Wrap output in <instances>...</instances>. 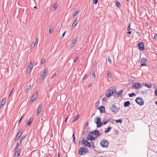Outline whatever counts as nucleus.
I'll list each match as a JSON object with an SVG mask.
<instances>
[{
  "mask_svg": "<svg viewBox=\"0 0 157 157\" xmlns=\"http://www.w3.org/2000/svg\"><path fill=\"white\" fill-rule=\"evenodd\" d=\"M88 151V148L84 147H80L78 151V154L80 155H82L86 154Z\"/></svg>",
  "mask_w": 157,
  "mask_h": 157,
  "instance_id": "f257e3e1",
  "label": "nucleus"
},
{
  "mask_svg": "<svg viewBox=\"0 0 157 157\" xmlns=\"http://www.w3.org/2000/svg\"><path fill=\"white\" fill-rule=\"evenodd\" d=\"M135 101L139 105H142L144 104V101L143 99L140 97H138L135 100Z\"/></svg>",
  "mask_w": 157,
  "mask_h": 157,
  "instance_id": "f03ea898",
  "label": "nucleus"
},
{
  "mask_svg": "<svg viewBox=\"0 0 157 157\" xmlns=\"http://www.w3.org/2000/svg\"><path fill=\"white\" fill-rule=\"evenodd\" d=\"M94 122L97 124L98 127H100L102 124V122L101 121L100 118L99 117L96 118L94 120Z\"/></svg>",
  "mask_w": 157,
  "mask_h": 157,
  "instance_id": "7ed1b4c3",
  "label": "nucleus"
},
{
  "mask_svg": "<svg viewBox=\"0 0 157 157\" xmlns=\"http://www.w3.org/2000/svg\"><path fill=\"white\" fill-rule=\"evenodd\" d=\"M108 142L107 141L105 140H103L101 142L100 144L102 147H106L108 146Z\"/></svg>",
  "mask_w": 157,
  "mask_h": 157,
  "instance_id": "20e7f679",
  "label": "nucleus"
},
{
  "mask_svg": "<svg viewBox=\"0 0 157 157\" xmlns=\"http://www.w3.org/2000/svg\"><path fill=\"white\" fill-rule=\"evenodd\" d=\"M141 84L140 83L135 82L132 85V87L134 88H135L137 89H139L141 88Z\"/></svg>",
  "mask_w": 157,
  "mask_h": 157,
  "instance_id": "39448f33",
  "label": "nucleus"
},
{
  "mask_svg": "<svg viewBox=\"0 0 157 157\" xmlns=\"http://www.w3.org/2000/svg\"><path fill=\"white\" fill-rule=\"evenodd\" d=\"M82 143L83 145L84 146L89 147H91V144H90V143L86 140H83L82 141Z\"/></svg>",
  "mask_w": 157,
  "mask_h": 157,
  "instance_id": "423d86ee",
  "label": "nucleus"
},
{
  "mask_svg": "<svg viewBox=\"0 0 157 157\" xmlns=\"http://www.w3.org/2000/svg\"><path fill=\"white\" fill-rule=\"evenodd\" d=\"M33 64L31 62H30L28 66L27 67V70H26V73H29L32 68H33Z\"/></svg>",
  "mask_w": 157,
  "mask_h": 157,
  "instance_id": "0eeeda50",
  "label": "nucleus"
},
{
  "mask_svg": "<svg viewBox=\"0 0 157 157\" xmlns=\"http://www.w3.org/2000/svg\"><path fill=\"white\" fill-rule=\"evenodd\" d=\"M38 93L37 92H35L33 94L31 98L30 99V101L33 102L35 100L37 97Z\"/></svg>",
  "mask_w": 157,
  "mask_h": 157,
  "instance_id": "6e6552de",
  "label": "nucleus"
},
{
  "mask_svg": "<svg viewBox=\"0 0 157 157\" xmlns=\"http://www.w3.org/2000/svg\"><path fill=\"white\" fill-rule=\"evenodd\" d=\"M112 110L115 113L118 112L119 110V109L117 108V107L115 105H112L111 107Z\"/></svg>",
  "mask_w": 157,
  "mask_h": 157,
  "instance_id": "1a4fd4ad",
  "label": "nucleus"
},
{
  "mask_svg": "<svg viewBox=\"0 0 157 157\" xmlns=\"http://www.w3.org/2000/svg\"><path fill=\"white\" fill-rule=\"evenodd\" d=\"M139 49L140 50H143L144 49V44L143 42H140L138 43V45Z\"/></svg>",
  "mask_w": 157,
  "mask_h": 157,
  "instance_id": "9d476101",
  "label": "nucleus"
},
{
  "mask_svg": "<svg viewBox=\"0 0 157 157\" xmlns=\"http://www.w3.org/2000/svg\"><path fill=\"white\" fill-rule=\"evenodd\" d=\"M91 134V132H89V137L87 138V140L90 141H93L95 139V138L93 137Z\"/></svg>",
  "mask_w": 157,
  "mask_h": 157,
  "instance_id": "9b49d317",
  "label": "nucleus"
},
{
  "mask_svg": "<svg viewBox=\"0 0 157 157\" xmlns=\"http://www.w3.org/2000/svg\"><path fill=\"white\" fill-rule=\"evenodd\" d=\"M91 134H93L96 136V137H97L100 135V134H99V132L98 130H96L93 132H91Z\"/></svg>",
  "mask_w": 157,
  "mask_h": 157,
  "instance_id": "f8f14e48",
  "label": "nucleus"
},
{
  "mask_svg": "<svg viewBox=\"0 0 157 157\" xmlns=\"http://www.w3.org/2000/svg\"><path fill=\"white\" fill-rule=\"evenodd\" d=\"M47 73V70L45 68L43 70L41 75V77L43 78V79L45 78Z\"/></svg>",
  "mask_w": 157,
  "mask_h": 157,
  "instance_id": "ddd939ff",
  "label": "nucleus"
},
{
  "mask_svg": "<svg viewBox=\"0 0 157 157\" xmlns=\"http://www.w3.org/2000/svg\"><path fill=\"white\" fill-rule=\"evenodd\" d=\"M78 23V21H77V18H76V19H75V20L74 21L72 24V25L71 26V28L72 29H74L75 27L76 26V25H77Z\"/></svg>",
  "mask_w": 157,
  "mask_h": 157,
  "instance_id": "4468645a",
  "label": "nucleus"
},
{
  "mask_svg": "<svg viewBox=\"0 0 157 157\" xmlns=\"http://www.w3.org/2000/svg\"><path fill=\"white\" fill-rule=\"evenodd\" d=\"M20 149L18 150L15 152L13 157H18L20 155Z\"/></svg>",
  "mask_w": 157,
  "mask_h": 157,
  "instance_id": "2eb2a0df",
  "label": "nucleus"
},
{
  "mask_svg": "<svg viewBox=\"0 0 157 157\" xmlns=\"http://www.w3.org/2000/svg\"><path fill=\"white\" fill-rule=\"evenodd\" d=\"M113 93L112 92L111 90H109L105 94V96L107 97H109L113 95Z\"/></svg>",
  "mask_w": 157,
  "mask_h": 157,
  "instance_id": "dca6fc26",
  "label": "nucleus"
},
{
  "mask_svg": "<svg viewBox=\"0 0 157 157\" xmlns=\"http://www.w3.org/2000/svg\"><path fill=\"white\" fill-rule=\"evenodd\" d=\"M98 109L100 110L101 113L105 112V107L103 106H100L98 107Z\"/></svg>",
  "mask_w": 157,
  "mask_h": 157,
  "instance_id": "f3484780",
  "label": "nucleus"
},
{
  "mask_svg": "<svg viewBox=\"0 0 157 157\" xmlns=\"http://www.w3.org/2000/svg\"><path fill=\"white\" fill-rule=\"evenodd\" d=\"M6 101V98H4L2 101H1V106H0V108H1L3 105L5 104Z\"/></svg>",
  "mask_w": 157,
  "mask_h": 157,
  "instance_id": "a211bd4d",
  "label": "nucleus"
},
{
  "mask_svg": "<svg viewBox=\"0 0 157 157\" xmlns=\"http://www.w3.org/2000/svg\"><path fill=\"white\" fill-rule=\"evenodd\" d=\"M130 105V102L129 101H127L124 102V107H128Z\"/></svg>",
  "mask_w": 157,
  "mask_h": 157,
  "instance_id": "6ab92c4d",
  "label": "nucleus"
},
{
  "mask_svg": "<svg viewBox=\"0 0 157 157\" xmlns=\"http://www.w3.org/2000/svg\"><path fill=\"white\" fill-rule=\"evenodd\" d=\"M123 93V90H121V91L118 92V93H117L116 94H117V97L118 98L120 96H121Z\"/></svg>",
  "mask_w": 157,
  "mask_h": 157,
  "instance_id": "aec40b11",
  "label": "nucleus"
},
{
  "mask_svg": "<svg viewBox=\"0 0 157 157\" xmlns=\"http://www.w3.org/2000/svg\"><path fill=\"white\" fill-rule=\"evenodd\" d=\"M21 134V132H20V131L18 132V134H17L16 137H15V140H17L20 138Z\"/></svg>",
  "mask_w": 157,
  "mask_h": 157,
  "instance_id": "412c9836",
  "label": "nucleus"
},
{
  "mask_svg": "<svg viewBox=\"0 0 157 157\" xmlns=\"http://www.w3.org/2000/svg\"><path fill=\"white\" fill-rule=\"evenodd\" d=\"M43 106V104H41L40 105H39V106L38 108V109H37V111L38 112H40L41 111V109L42 108V107Z\"/></svg>",
  "mask_w": 157,
  "mask_h": 157,
  "instance_id": "4be33fe9",
  "label": "nucleus"
},
{
  "mask_svg": "<svg viewBox=\"0 0 157 157\" xmlns=\"http://www.w3.org/2000/svg\"><path fill=\"white\" fill-rule=\"evenodd\" d=\"M109 120L107 119H104L103 120V123L104 124H105L106 123H107L108 122H109Z\"/></svg>",
  "mask_w": 157,
  "mask_h": 157,
  "instance_id": "5701e85b",
  "label": "nucleus"
},
{
  "mask_svg": "<svg viewBox=\"0 0 157 157\" xmlns=\"http://www.w3.org/2000/svg\"><path fill=\"white\" fill-rule=\"evenodd\" d=\"M78 118H79L78 115L77 116H75L74 117V119L72 121V122L73 123L74 122H75V121L77 120H78Z\"/></svg>",
  "mask_w": 157,
  "mask_h": 157,
  "instance_id": "b1692460",
  "label": "nucleus"
},
{
  "mask_svg": "<svg viewBox=\"0 0 157 157\" xmlns=\"http://www.w3.org/2000/svg\"><path fill=\"white\" fill-rule=\"evenodd\" d=\"M112 128L111 127H109L108 128H107V129H105V133L108 132Z\"/></svg>",
  "mask_w": 157,
  "mask_h": 157,
  "instance_id": "393cba45",
  "label": "nucleus"
},
{
  "mask_svg": "<svg viewBox=\"0 0 157 157\" xmlns=\"http://www.w3.org/2000/svg\"><path fill=\"white\" fill-rule=\"evenodd\" d=\"M147 59L145 58H142L140 61V63H145L147 62Z\"/></svg>",
  "mask_w": 157,
  "mask_h": 157,
  "instance_id": "a878e982",
  "label": "nucleus"
},
{
  "mask_svg": "<svg viewBox=\"0 0 157 157\" xmlns=\"http://www.w3.org/2000/svg\"><path fill=\"white\" fill-rule=\"evenodd\" d=\"M57 6H56V4L53 5L52 8V10L54 11L57 8Z\"/></svg>",
  "mask_w": 157,
  "mask_h": 157,
  "instance_id": "bb28decb",
  "label": "nucleus"
},
{
  "mask_svg": "<svg viewBox=\"0 0 157 157\" xmlns=\"http://www.w3.org/2000/svg\"><path fill=\"white\" fill-rule=\"evenodd\" d=\"M26 136L25 135H23L20 138V143L21 144L22 141L23 140V139H25Z\"/></svg>",
  "mask_w": 157,
  "mask_h": 157,
  "instance_id": "cd10ccee",
  "label": "nucleus"
},
{
  "mask_svg": "<svg viewBox=\"0 0 157 157\" xmlns=\"http://www.w3.org/2000/svg\"><path fill=\"white\" fill-rule=\"evenodd\" d=\"M46 62V59H41L40 61V64H43L45 63Z\"/></svg>",
  "mask_w": 157,
  "mask_h": 157,
  "instance_id": "c85d7f7f",
  "label": "nucleus"
},
{
  "mask_svg": "<svg viewBox=\"0 0 157 157\" xmlns=\"http://www.w3.org/2000/svg\"><path fill=\"white\" fill-rule=\"evenodd\" d=\"M32 121H33V119H31V118H30L29 119V120L28 121V122L27 124V125L29 126H30Z\"/></svg>",
  "mask_w": 157,
  "mask_h": 157,
  "instance_id": "c756f323",
  "label": "nucleus"
},
{
  "mask_svg": "<svg viewBox=\"0 0 157 157\" xmlns=\"http://www.w3.org/2000/svg\"><path fill=\"white\" fill-rule=\"evenodd\" d=\"M35 45H36V43L35 42H33L31 45V48H33Z\"/></svg>",
  "mask_w": 157,
  "mask_h": 157,
  "instance_id": "7c9ffc66",
  "label": "nucleus"
},
{
  "mask_svg": "<svg viewBox=\"0 0 157 157\" xmlns=\"http://www.w3.org/2000/svg\"><path fill=\"white\" fill-rule=\"evenodd\" d=\"M136 95V94H135V93H132V94H128V95L129 97H133L134 96H135Z\"/></svg>",
  "mask_w": 157,
  "mask_h": 157,
  "instance_id": "2f4dec72",
  "label": "nucleus"
},
{
  "mask_svg": "<svg viewBox=\"0 0 157 157\" xmlns=\"http://www.w3.org/2000/svg\"><path fill=\"white\" fill-rule=\"evenodd\" d=\"M79 11H78L77 10L74 13L73 15V17H74L76 15H77V14L78 13Z\"/></svg>",
  "mask_w": 157,
  "mask_h": 157,
  "instance_id": "473e14b6",
  "label": "nucleus"
},
{
  "mask_svg": "<svg viewBox=\"0 0 157 157\" xmlns=\"http://www.w3.org/2000/svg\"><path fill=\"white\" fill-rule=\"evenodd\" d=\"M95 77V71H94L92 72V77L93 78H94Z\"/></svg>",
  "mask_w": 157,
  "mask_h": 157,
  "instance_id": "72a5a7b5",
  "label": "nucleus"
},
{
  "mask_svg": "<svg viewBox=\"0 0 157 157\" xmlns=\"http://www.w3.org/2000/svg\"><path fill=\"white\" fill-rule=\"evenodd\" d=\"M116 6L118 7H119L121 6L120 3L118 1L116 2Z\"/></svg>",
  "mask_w": 157,
  "mask_h": 157,
  "instance_id": "f704fd0d",
  "label": "nucleus"
},
{
  "mask_svg": "<svg viewBox=\"0 0 157 157\" xmlns=\"http://www.w3.org/2000/svg\"><path fill=\"white\" fill-rule=\"evenodd\" d=\"M107 75V76L109 78L111 76V74L110 71H108Z\"/></svg>",
  "mask_w": 157,
  "mask_h": 157,
  "instance_id": "c9c22d12",
  "label": "nucleus"
},
{
  "mask_svg": "<svg viewBox=\"0 0 157 157\" xmlns=\"http://www.w3.org/2000/svg\"><path fill=\"white\" fill-rule=\"evenodd\" d=\"M144 85L145 86L148 87L149 88H151V84H147L146 83H145V85Z\"/></svg>",
  "mask_w": 157,
  "mask_h": 157,
  "instance_id": "e433bc0d",
  "label": "nucleus"
},
{
  "mask_svg": "<svg viewBox=\"0 0 157 157\" xmlns=\"http://www.w3.org/2000/svg\"><path fill=\"white\" fill-rule=\"evenodd\" d=\"M75 44L74 42H72L70 44V48L73 47Z\"/></svg>",
  "mask_w": 157,
  "mask_h": 157,
  "instance_id": "4c0bfd02",
  "label": "nucleus"
},
{
  "mask_svg": "<svg viewBox=\"0 0 157 157\" xmlns=\"http://www.w3.org/2000/svg\"><path fill=\"white\" fill-rule=\"evenodd\" d=\"M115 121H116V122L117 123L119 122L120 123H121L122 122V120L121 119H119L118 120H115Z\"/></svg>",
  "mask_w": 157,
  "mask_h": 157,
  "instance_id": "58836bf2",
  "label": "nucleus"
},
{
  "mask_svg": "<svg viewBox=\"0 0 157 157\" xmlns=\"http://www.w3.org/2000/svg\"><path fill=\"white\" fill-rule=\"evenodd\" d=\"M108 61L111 64L112 63V61L110 58L109 57L108 58Z\"/></svg>",
  "mask_w": 157,
  "mask_h": 157,
  "instance_id": "ea45409f",
  "label": "nucleus"
},
{
  "mask_svg": "<svg viewBox=\"0 0 157 157\" xmlns=\"http://www.w3.org/2000/svg\"><path fill=\"white\" fill-rule=\"evenodd\" d=\"M72 137H73V141L75 142V134H74V133H73V134L72 135Z\"/></svg>",
  "mask_w": 157,
  "mask_h": 157,
  "instance_id": "a19ab883",
  "label": "nucleus"
},
{
  "mask_svg": "<svg viewBox=\"0 0 157 157\" xmlns=\"http://www.w3.org/2000/svg\"><path fill=\"white\" fill-rule=\"evenodd\" d=\"M98 2V0H93V3L94 4H96Z\"/></svg>",
  "mask_w": 157,
  "mask_h": 157,
  "instance_id": "79ce46f5",
  "label": "nucleus"
},
{
  "mask_svg": "<svg viewBox=\"0 0 157 157\" xmlns=\"http://www.w3.org/2000/svg\"><path fill=\"white\" fill-rule=\"evenodd\" d=\"M111 92L113 93V94L116 92V89H113V90H111Z\"/></svg>",
  "mask_w": 157,
  "mask_h": 157,
  "instance_id": "37998d69",
  "label": "nucleus"
},
{
  "mask_svg": "<svg viewBox=\"0 0 157 157\" xmlns=\"http://www.w3.org/2000/svg\"><path fill=\"white\" fill-rule=\"evenodd\" d=\"M39 41V39L38 38H36V40L35 43L36 44V45H37L38 44V42Z\"/></svg>",
  "mask_w": 157,
  "mask_h": 157,
  "instance_id": "c03bdc74",
  "label": "nucleus"
},
{
  "mask_svg": "<svg viewBox=\"0 0 157 157\" xmlns=\"http://www.w3.org/2000/svg\"><path fill=\"white\" fill-rule=\"evenodd\" d=\"M87 78V75L86 74L84 77H83V79H86V78Z\"/></svg>",
  "mask_w": 157,
  "mask_h": 157,
  "instance_id": "a18cd8bd",
  "label": "nucleus"
},
{
  "mask_svg": "<svg viewBox=\"0 0 157 157\" xmlns=\"http://www.w3.org/2000/svg\"><path fill=\"white\" fill-rule=\"evenodd\" d=\"M31 88L30 86V85H29L27 87L26 90H29Z\"/></svg>",
  "mask_w": 157,
  "mask_h": 157,
  "instance_id": "49530a36",
  "label": "nucleus"
},
{
  "mask_svg": "<svg viewBox=\"0 0 157 157\" xmlns=\"http://www.w3.org/2000/svg\"><path fill=\"white\" fill-rule=\"evenodd\" d=\"M78 56H76L75 57V59L74 60V62H75L77 60V59H78Z\"/></svg>",
  "mask_w": 157,
  "mask_h": 157,
  "instance_id": "de8ad7c7",
  "label": "nucleus"
},
{
  "mask_svg": "<svg viewBox=\"0 0 157 157\" xmlns=\"http://www.w3.org/2000/svg\"><path fill=\"white\" fill-rule=\"evenodd\" d=\"M19 146V143L18 142H17V145L16 146V147L15 148V149H16V148H17Z\"/></svg>",
  "mask_w": 157,
  "mask_h": 157,
  "instance_id": "09e8293b",
  "label": "nucleus"
},
{
  "mask_svg": "<svg viewBox=\"0 0 157 157\" xmlns=\"http://www.w3.org/2000/svg\"><path fill=\"white\" fill-rule=\"evenodd\" d=\"M106 99H107V98L106 97H104L102 99V101H104L106 100Z\"/></svg>",
  "mask_w": 157,
  "mask_h": 157,
  "instance_id": "8fccbe9b",
  "label": "nucleus"
},
{
  "mask_svg": "<svg viewBox=\"0 0 157 157\" xmlns=\"http://www.w3.org/2000/svg\"><path fill=\"white\" fill-rule=\"evenodd\" d=\"M130 24H129L128 26V27L127 28V30L128 31H129L130 30Z\"/></svg>",
  "mask_w": 157,
  "mask_h": 157,
  "instance_id": "3c124183",
  "label": "nucleus"
},
{
  "mask_svg": "<svg viewBox=\"0 0 157 157\" xmlns=\"http://www.w3.org/2000/svg\"><path fill=\"white\" fill-rule=\"evenodd\" d=\"M56 75V73H54L52 76V78H54V77H55Z\"/></svg>",
  "mask_w": 157,
  "mask_h": 157,
  "instance_id": "603ef678",
  "label": "nucleus"
},
{
  "mask_svg": "<svg viewBox=\"0 0 157 157\" xmlns=\"http://www.w3.org/2000/svg\"><path fill=\"white\" fill-rule=\"evenodd\" d=\"M141 66L142 67L143 66H146L147 65L145 63H143L141 64Z\"/></svg>",
  "mask_w": 157,
  "mask_h": 157,
  "instance_id": "864d4df0",
  "label": "nucleus"
},
{
  "mask_svg": "<svg viewBox=\"0 0 157 157\" xmlns=\"http://www.w3.org/2000/svg\"><path fill=\"white\" fill-rule=\"evenodd\" d=\"M65 33H66V31H65L63 34L62 35V37H63L65 35Z\"/></svg>",
  "mask_w": 157,
  "mask_h": 157,
  "instance_id": "5fc2aeb1",
  "label": "nucleus"
},
{
  "mask_svg": "<svg viewBox=\"0 0 157 157\" xmlns=\"http://www.w3.org/2000/svg\"><path fill=\"white\" fill-rule=\"evenodd\" d=\"M39 122L40 123H42V119H40L39 120Z\"/></svg>",
  "mask_w": 157,
  "mask_h": 157,
  "instance_id": "6e6d98bb",
  "label": "nucleus"
},
{
  "mask_svg": "<svg viewBox=\"0 0 157 157\" xmlns=\"http://www.w3.org/2000/svg\"><path fill=\"white\" fill-rule=\"evenodd\" d=\"M78 37H77L75 39V40L76 42L78 41Z\"/></svg>",
  "mask_w": 157,
  "mask_h": 157,
  "instance_id": "4d7b16f0",
  "label": "nucleus"
},
{
  "mask_svg": "<svg viewBox=\"0 0 157 157\" xmlns=\"http://www.w3.org/2000/svg\"><path fill=\"white\" fill-rule=\"evenodd\" d=\"M154 38L155 39H156L157 38V35L156 34H155L154 36Z\"/></svg>",
  "mask_w": 157,
  "mask_h": 157,
  "instance_id": "13d9d810",
  "label": "nucleus"
},
{
  "mask_svg": "<svg viewBox=\"0 0 157 157\" xmlns=\"http://www.w3.org/2000/svg\"><path fill=\"white\" fill-rule=\"evenodd\" d=\"M155 95L157 96V89H156L155 91Z\"/></svg>",
  "mask_w": 157,
  "mask_h": 157,
  "instance_id": "bf43d9fd",
  "label": "nucleus"
},
{
  "mask_svg": "<svg viewBox=\"0 0 157 157\" xmlns=\"http://www.w3.org/2000/svg\"><path fill=\"white\" fill-rule=\"evenodd\" d=\"M52 30H51V29H49V33H52Z\"/></svg>",
  "mask_w": 157,
  "mask_h": 157,
  "instance_id": "052dcab7",
  "label": "nucleus"
},
{
  "mask_svg": "<svg viewBox=\"0 0 157 157\" xmlns=\"http://www.w3.org/2000/svg\"><path fill=\"white\" fill-rule=\"evenodd\" d=\"M40 113V112H37L36 113V116H38L39 115V114Z\"/></svg>",
  "mask_w": 157,
  "mask_h": 157,
  "instance_id": "680f3d73",
  "label": "nucleus"
},
{
  "mask_svg": "<svg viewBox=\"0 0 157 157\" xmlns=\"http://www.w3.org/2000/svg\"><path fill=\"white\" fill-rule=\"evenodd\" d=\"M68 118V117H67L66 118V120H65V122H67V119Z\"/></svg>",
  "mask_w": 157,
  "mask_h": 157,
  "instance_id": "e2e57ef3",
  "label": "nucleus"
},
{
  "mask_svg": "<svg viewBox=\"0 0 157 157\" xmlns=\"http://www.w3.org/2000/svg\"><path fill=\"white\" fill-rule=\"evenodd\" d=\"M127 33L129 34H131V31H129Z\"/></svg>",
  "mask_w": 157,
  "mask_h": 157,
  "instance_id": "0e129e2a",
  "label": "nucleus"
},
{
  "mask_svg": "<svg viewBox=\"0 0 157 157\" xmlns=\"http://www.w3.org/2000/svg\"><path fill=\"white\" fill-rule=\"evenodd\" d=\"M92 146L93 147V148L95 147L94 144H93L92 145Z\"/></svg>",
  "mask_w": 157,
  "mask_h": 157,
  "instance_id": "69168bd1",
  "label": "nucleus"
},
{
  "mask_svg": "<svg viewBox=\"0 0 157 157\" xmlns=\"http://www.w3.org/2000/svg\"><path fill=\"white\" fill-rule=\"evenodd\" d=\"M94 144V143L93 142H91V143H90V144H91H91L92 145V144Z\"/></svg>",
  "mask_w": 157,
  "mask_h": 157,
  "instance_id": "338daca9",
  "label": "nucleus"
},
{
  "mask_svg": "<svg viewBox=\"0 0 157 157\" xmlns=\"http://www.w3.org/2000/svg\"><path fill=\"white\" fill-rule=\"evenodd\" d=\"M73 42H74L75 44V43L76 42V41H75V40H74L73 41Z\"/></svg>",
  "mask_w": 157,
  "mask_h": 157,
  "instance_id": "774afa93",
  "label": "nucleus"
}]
</instances>
